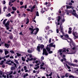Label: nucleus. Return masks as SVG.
<instances>
[{"instance_id":"obj_1","label":"nucleus","mask_w":78,"mask_h":78,"mask_svg":"<svg viewBox=\"0 0 78 78\" xmlns=\"http://www.w3.org/2000/svg\"><path fill=\"white\" fill-rule=\"evenodd\" d=\"M61 61V62H62L63 64H64V66L65 67H66V65H65V64H66V66H67V64H68L69 66H75V64H73V63H69V62L68 61H65V63L63 62V61H64V59H62L60 60Z\"/></svg>"},{"instance_id":"obj_2","label":"nucleus","mask_w":78,"mask_h":78,"mask_svg":"<svg viewBox=\"0 0 78 78\" xmlns=\"http://www.w3.org/2000/svg\"><path fill=\"white\" fill-rule=\"evenodd\" d=\"M3 77V78H9V74L5 73H2L0 75V77L2 78V77Z\"/></svg>"},{"instance_id":"obj_3","label":"nucleus","mask_w":78,"mask_h":78,"mask_svg":"<svg viewBox=\"0 0 78 78\" xmlns=\"http://www.w3.org/2000/svg\"><path fill=\"white\" fill-rule=\"evenodd\" d=\"M44 45L43 44H41L40 46H37V50L38 51H40V48H41V49L42 50V48H44Z\"/></svg>"},{"instance_id":"obj_4","label":"nucleus","mask_w":78,"mask_h":78,"mask_svg":"<svg viewBox=\"0 0 78 78\" xmlns=\"http://www.w3.org/2000/svg\"><path fill=\"white\" fill-rule=\"evenodd\" d=\"M9 21H8L5 25V26L6 28V30H8L9 29Z\"/></svg>"},{"instance_id":"obj_5","label":"nucleus","mask_w":78,"mask_h":78,"mask_svg":"<svg viewBox=\"0 0 78 78\" xmlns=\"http://www.w3.org/2000/svg\"><path fill=\"white\" fill-rule=\"evenodd\" d=\"M43 55H45L46 56H47V55H48V53H47V50L45 49H43Z\"/></svg>"},{"instance_id":"obj_6","label":"nucleus","mask_w":78,"mask_h":78,"mask_svg":"<svg viewBox=\"0 0 78 78\" xmlns=\"http://www.w3.org/2000/svg\"><path fill=\"white\" fill-rule=\"evenodd\" d=\"M68 39V41H69H69H68V42H70V44H72V45H74V43L73 42L72 40V39H71V38H69V37Z\"/></svg>"},{"instance_id":"obj_7","label":"nucleus","mask_w":78,"mask_h":78,"mask_svg":"<svg viewBox=\"0 0 78 78\" xmlns=\"http://www.w3.org/2000/svg\"><path fill=\"white\" fill-rule=\"evenodd\" d=\"M46 49L48 51V53L49 54H51L53 53V51H50V48L48 47H46Z\"/></svg>"},{"instance_id":"obj_8","label":"nucleus","mask_w":78,"mask_h":78,"mask_svg":"<svg viewBox=\"0 0 78 78\" xmlns=\"http://www.w3.org/2000/svg\"><path fill=\"white\" fill-rule=\"evenodd\" d=\"M73 12L72 13V15L74 16H75V17H77L78 18V15H77L76 13H75V10H73Z\"/></svg>"},{"instance_id":"obj_9","label":"nucleus","mask_w":78,"mask_h":78,"mask_svg":"<svg viewBox=\"0 0 78 78\" xmlns=\"http://www.w3.org/2000/svg\"><path fill=\"white\" fill-rule=\"evenodd\" d=\"M76 32H73V34L74 36V37H75V39H77V38L78 37V36H76Z\"/></svg>"},{"instance_id":"obj_10","label":"nucleus","mask_w":78,"mask_h":78,"mask_svg":"<svg viewBox=\"0 0 78 78\" xmlns=\"http://www.w3.org/2000/svg\"><path fill=\"white\" fill-rule=\"evenodd\" d=\"M39 65L40 63H37L35 65V66H37V67L34 68V69H35V70H37V69L39 68V66H39Z\"/></svg>"},{"instance_id":"obj_11","label":"nucleus","mask_w":78,"mask_h":78,"mask_svg":"<svg viewBox=\"0 0 78 78\" xmlns=\"http://www.w3.org/2000/svg\"><path fill=\"white\" fill-rule=\"evenodd\" d=\"M12 62H13L12 61H11V60H9L7 61L6 63L7 64H9V65H12Z\"/></svg>"},{"instance_id":"obj_12","label":"nucleus","mask_w":78,"mask_h":78,"mask_svg":"<svg viewBox=\"0 0 78 78\" xmlns=\"http://www.w3.org/2000/svg\"><path fill=\"white\" fill-rule=\"evenodd\" d=\"M62 49H59L58 51V53H60V56H62Z\"/></svg>"},{"instance_id":"obj_13","label":"nucleus","mask_w":78,"mask_h":78,"mask_svg":"<svg viewBox=\"0 0 78 78\" xmlns=\"http://www.w3.org/2000/svg\"><path fill=\"white\" fill-rule=\"evenodd\" d=\"M27 59L28 60H29V61H32L33 60H34V61H35V60H36V58H29Z\"/></svg>"},{"instance_id":"obj_14","label":"nucleus","mask_w":78,"mask_h":78,"mask_svg":"<svg viewBox=\"0 0 78 78\" xmlns=\"http://www.w3.org/2000/svg\"><path fill=\"white\" fill-rule=\"evenodd\" d=\"M59 27L61 28V32L62 33V34H64V32H63V27H61V25H60Z\"/></svg>"},{"instance_id":"obj_15","label":"nucleus","mask_w":78,"mask_h":78,"mask_svg":"<svg viewBox=\"0 0 78 78\" xmlns=\"http://www.w3.org/2000/svg\"><path fill=\"white\" fill-rule=\"evenodd\" d=\"M49 45L50 47H54V48H55V47L56 46L55 45H53V43H51Z\"/></svg>"},{"instance_id":"obj_16","label":"nucleus","mask_w":78,"mask_h":78,"mask_svg":"<svg viewBox=\"0 0 78 78\" xmlns=\"http://www.w3.org/2000/svg\"><path fill=\"white\" fill-rule=\"evenodd\" d=\"M35 8V5H34L33 7H31L30 9V12H33V10Z\"/></svg>"},{"instance_id":"obj_17","label":"nucleus","mask_w":78,"mask_h":78,"mask_svg":"<svg viewBox=\"0 0 78 78\" xmlns=\"http://www.w3.org/2000/svg\"><path fill=\"white\" fill-rule=\"evenodd\" d=\"M66 7L67 9H70V8H72L73 9V7L72 6H69L68 5H66Z\"/></svg>"},{"instance_id":"obj_18","label":"nucleus","mask_w":78,"mask_h":78,"mask_svg":"<svg viewBox=\"0 0 78 78\" xmlns=\"http://www.w3.org/2000/svg\"><path fill=\"white\" fill-rule=\"evenodd\" d=\"M5 54V55H7V54H8V51H7L6 49H4Z\"/></svg>"},{"instance_id":"obj_19","label":"nucleus","mask_w":78,"mask_h":78,"mask_svg":"<svg viewBox=\"0 0 78 78\" xmlns=\"http://www.w3.org/2000/svg\"><path fill=\"white\" fill-rule=\"evenodd\" d=\"M29 30H31V31H32L31 32V34H33V32L35 30V29H32L31 28H29Z\"/></svg>"},{"instance_id":"obj_20","label":"nucleus","mask_w":78,"mask_h":78,"mask_svg":"<svg viewBox=\"0 0 78 78\" xmlns=\"http://www.w3.org/2000/svg\"><path fill=\"white\" fill-rule=\"evenodd\" d=\"M53 73H51L49 74H46V76L47 77H48V76H52V74Z\"/></svg>"},{"instance_id":"obj_21","label":"nucleus","mask_w":78,"mask_h":78,"mask_svg":"<svg viewBox=\"0 0 78 78\" xmlns=\"http://www.w3.org/2000/svg\"><path fill=\"white\" fill-rule=\"evenodd\" d=\"M13 73V71H10L9 72H8L7 73L9 74H8L9 75H9H11Z\"/></svg>"},{"instance_id":"obj_22","label":"nucleus","mask_w":78,"mask_h":78,"mask_svg":"<svg viewBox=\"0 0 78 78\" xmlns=\"http://www.w3.org/2000/svg\"><path fill=\"white\" fill-rule=\"evenodd\" d=\"M28 76V73H26L23 76V78H26L27 76Z\"/></svg>"},{"instance_id":"obj_23","label":"nucleus","mask_w":78,"mask_h":78,"mask_svg":"<svg viewBox=\"0 0 78 78\" xmlns=\"http://www.w3.org/2000/svg\"><path fill=\"white\" fill-rule=\"evenodd\" d=\"M12 9L13 11H16L17 10V8L15 7H12Z\"/></svg>"},{"instance_id":"obj_24","label":"nucleus","mask_w":78,"mask_h":78,"mask_svg":"<svg viewBox=\"0 0 78 78\" xmlns=\"http://www.w3.org/2000/svg\"><path fill=\"white\" fill-rule=\"evenodd\" d=\"M12 64H13V66L15 67H17V64L15 63L14 62H12Z\"/></svg>"},{"instance_id":"obj_25","label":"nucleus","mask_w":78,"mask_h":78,"mask_svg":"<svg viewBox=\"0 0 78 78\" xmlns=\"http://www.w3.org/2000/svg\"><path fill=\"white\" fill-rule=\"evenodd\" d=\"M15 69H16V67L14 66H12L11 68V70H15Z\"/></svg>"},{"instance_id":"obj_26","label":"nucleus","mask_w":78,"mask_h":78,"mask_svg":"<svg viewBox=\"0 0 78 78\" xmlns=\"http://www.w3.org/2000/svg\"><path fill=\"white\" fill-rule=\"evenodd\" d=\"M5 47H7V48H9V44H8L5 43Z\"/></svg>"},{"instance_id":"obj_27","label":"nucleus","mask_w":78,"mask_h":78,"mask_svg":"<svg viewBox=\"0 0 78 78\" xmlns=\"http://www.w3.org/2000/svg\"><path fill=\"white\" fill-rule=\"evenodd\" d=\"M62 52H66V48H63V49H62Z\"/></svg>"},{"instance_id":"obj_28","label":"nucleus","mask_w":78,"mask_h":78,"mask_svg":"<svg viewBox=\"0 0 78 78\" xmlns=\"http://www.w3.org/2000/svg\"><path fill=\"white\" fill-rule=\"evenodd\" d=\"M65 37H66V38H69V35L67 34H66V35H64Z\"/></svg>"},{"instance_id":"obj_29","label":"nucleus","mask_w":78,"mask_h":78,"mask_svg":"<svg viewBox=\"0 0 78 78\" xmlns=\"http://www.w3.org/2000/svg\"><path fill=\"white\" fill-rule=\"evenodd\" d=\"M60 37H61V38H62V39H63V40H67V39H66V38H63V36H64L60 35Z\"/></svg>"},{"instance_id":"obj_30","label":"nucleus","mask_w":78,"mask_h":78,"mask_svg":"<svg viewBox=\"0 0 78 78\" xmlns=\"http://www.w3.org/2000/svg\"><path fill=\"white\" fill-rule=\"evenodd\" d=\"M36 16H39V12L37 11L36 12Z\"/></svg>"},{"instance_id":"obj_31","label":"nucleus","mask_w":78,"mask_h":78,"mask_svg":"<svg viewBox=\"0 0 78 78\" xmlns=\"http://www.w3.org/2000/svg\"><path fill=\"white\" fill-rule=\"evenodd\" d=\"M6 20H7V19H6L4 20V21H3V25H5V23H6Z\"/></svg>"},{"instance_id":"obj_32","label":"nucleus","mask_w":78,"mask_h":78,"mask_svg":"<svg viewBox=\"0 0 78 78\" xmlns=\"http://www.w3.org/2000/svg\"><path fill=\"white\" fill-rule=\"evenodd\" d=\"M15 62L16 64H18L19 62H18V60H15Z\"/></svg>"},{"instance_id":"obj_33","label":"nucleus","mask_w":78,"mask_h":78,"mask_svg":"<svg viewBox=\"0 0 78 78\" xmlns=\"http://www.w3.org/2000/svg\"><path fill=\"white\" fill-rule=\"evenodd\" d=\"M28 53H32V52H33V50H28Z\"/></svg>"},{"instance_id":"obj_34","label":"nucleus","mask_w":78,"mask_h":78,"mask_svg":"<svg viewBox=\"0 0 78 78\" xmlns=\"http://www.w3.org/2000/svg\"><path fill=\"white\" fill-rule=\"evenodd\" d=\"M10 53H12V54H13L14 53V51L12 50H11L10 51Z\"/></svg>"},{"instance_id":"obj_35","label":"nucleus","mask_w":78,"mask_h":78,"mask_svg":"<svg viewBox=\"0 0 78 78\" xmlns=\"http://www.w3.org/2000/svg\"><path fill=\"white\" fill-rule=\"evenodd\" d=\"M16 54L18 56H21V54L19 53H17Z\"/></svg>"},{"instance_id":"obj_36","label":"nucleus","mask_w":78,"mask_h":78,"mask_svg":"<svg viewBox=\"0 0 78 78\" xmlns=\"http://www.w3.org/2000/svg\"><path fill=\"white\" fill-rule=\"evenodd\" d=\"M44 62H43L40 65L41 67H43V66H44Z\"/></svg>"},{"instance_id":"obj_37","label":"nucleus","mask_w":78,"mask_h":78,"mask_svg":"<svg viewBox=\"0 0 78 78\" xmlns=\"http://www.w3.org/2000/svg\"><path fill=\"white\" fill-rule=\"evenodd\" d=\"M61 20V18L60 16H58V22H60V20Z\"/></svg>"},{"instance_id":"obj_38","label":"nucleus","mask_w":78,"mask_h":78,"mask_svg":"<svg viewBox=\"0 0 78 78\" xmlns=\"http://www.w3.org/2000/svg\"><path fill=\"white\" fill-rule=\"evenodd\" d=\"M23 68L24 69V70H26L27 69V67L26 66H24L23 67Z\"/></svg>"},{"instance_id":"obj_39","label":"nucleus","mask_w":78,"mask_h":78,"mask_svg":"<svg viewBox=\"0 0 78 78\" xmlns=\"http://www.w3.org/2000/svg\"><path fill=\"white\" fill-rule=\"evenodd\" d=\"M28 56H29V57H30V58H32L33 56L32 55H31V54H28Z\"/></svg>"},{"instance_id":"obj_40","label":"nucleus","mask_w":78,"mask_h":78,"mask_svg":"<svg viewBox=\"0 0 78 78\" xmlns=\"http://www.w3.org/2000/svg\"><path fill=\"white\" fill-rule=\"evenodd\" d=\"M41 13H43L44 12V11H43V9H41Z\"/></svg>"},{"instance_id":"obj_41","label":"nucleus","mask_w":78,"mask_h":78,"mask_svg":"<svg viewBox=\"0 0 78 78\" xmlns=\"http://www.w3.org/2000/svg\"><path fill=\"white\" fill-rule=\"evenodd\" d=\"M21 58H22V61H25V59L23 57H22Z\"/></svg>"},{"instance_id":"obj_42","label":"nucleus","mask_w":78,"mask_h":78,"mask_svg":"<svg viewBox=\"0 0 78 78\" xmlns=\"http://www.w3.org/2000/svg\"><path fill=\"white\" fill-rule=\"evenodd\" d=\"M35 63L36 64H37V63H39V64H40V61H39L36 60L35 61Z\"/></svg>"},{"instance_id":"obj_43","label":"nucleus","mask_w":78,"mask_h":78,"mask_svg":"<svg viewBox=\"0 0 78 78\" xmlns=\"http://www.w3.org/2000/svg\"><path fill=\"white\" fill-rule=\"evenodd\" d=\"M69 78H75L74 76L72 75H70L69 76Z\"/></svg>"},{"instance_id":"obj_44","label":"nucleus","mask_w":78,"mask_h":78,"mask_svg":"<svg viewBox=\"0 0 78 78\" xmlns=\"http://www.w3.org/2000/svg\"><path fill=\"white\" fill-rule=\"evenodd\" d=\"M44 56H42L41 57V61H42V60H44Z\"/></svg>"},{"instance_id":"obj_45","label":"nucleus","mask_w":78,"mask_h":78,"mask_svg":"<svg viewBox=\"0 0 78 78\" xmlns=\"http://www.w3.org/2000/svg\"><path fill=\"white\" fill-rule=\"evenodd\" d=\"M29 19H27V22L26 23V24H28V23H29Z\"/></svg>"},{"instance_id":"obj_46","label":"nucleus","mask_w":78,"mask_h":78,"mask_svg":"<svg viewBox=\"0 0 78 78\" xmlns=\"http://www.w3.org/2000/svg\"><path fill=\"white\" fill-rule=\"evenodd\" d=\"M66 66L67 67L68 69H71V68H70V67L69 66H68V65H66Z\"/></svg>"},{"instance_id":"obj_47","label":"nucleus","mask_w":78,"mask_h":78,"mask_svg":"<svg viewBox=\"0 0 78 78\" xmlns=\"http://www.w3.org/2000/svg\"><path fill=\"white\" fill-rule=\"evenodd\" d=\"M6 8H7L6 6H5V7H4L3 9L4 10V12H5V9H6Z\"/></svg>"},{"instance_id":"obj_48","label":"nucleus","mask_w":78,"mask_h":78,"mask_svg":"<svg viewBox=\"0 0 78 78\" xmlns=\"http://www.w3.org/2000/svg\"><path fill=\"white\" fill-rule=\"evenodd\" d=\"M36 32L35 34H36V33H37V32H38V31H39V29L38 28H37L36 29Z\"/></svg>"},{"instance_id":"obj_49","label":"nucleus","mask_w":78,"mask_h":78,"mask_svg":"<svg viewBox=\"0 0 78 78\" xmlns=\"http://www.w3.org/2000/svg\"><path fill=\"white\" fill-rule=\"evenodd\" d=\"M65 76L66 77H68V76H69V74L68 73H66V75H65Z\"/></svg>"},{"instance_id":"obj_50","label":"nucleus","mask_w":78,"mask_h":78,"mask_svg":"<svg viewBox=\"0 0 78 78\" xmlns=\"http://www.w3.org/2000/svg\"><path fill=\"white\" fill-rule=\"evenodd\" d=\"M38 39L40 41H41L42 40V37H39L38 38Z\"/></svg>"},{"instance_id":"obj_51","label":"nucleus","mask_w":78,"mask_h":78,"mask_svg":"<svg viewBox=\"0 0 78 78\" xmlns=\"http://www.w3.org/2000/svg\"><path fill=\"white\" fill-rule=\"evenodd\" d=\"M55 23L56 24V26H57V25H59V23H57V24H56L57 23V22H56V21H55Z\"/></svg>"},{"instance_id":"obj_52","label":"nucleus","mask_w":78,"mask_h":78,"mask_svg":"<svg viewBox=\"0 0 78 78\" xmlns=\"http://www.w3.org/2000/svg\"><path fill=\"white\" fill-rule=\"evenodd\" d=\"M10 59H14V56H11L10 57Z\"/></svg>"},{"instance_id":"obj_53","label":"nucleus","mask_w":78,"mask_h":78,"mask_svg":"<svg viewBox=\"0 0 78 78\" xmlns=\"http://www.w3.org/2000/svg\"><path fill=\"white\" fill-rule=\"evenodd\" d=\"M9 55H6L5 56V58H9Z\"/></svg>"},{"instance_id":"obj_54","label":"nucleus","mask_w":78,"mask_h":78,"mask_svg":"<svg viewBox=\"0 0 78 78\" xmlns=\"http://www.w3.org/2000/svg\"><path fill=\"white\" fill-rule=\"evenodd\" d=\"M71 33H72V31H71V30H69L68 33L69 34H71Z\"/></svg>"},{"instance_id":"obj_55","label":"nucleus","mask_w":78,"mask_h":78,"mask_svg":"<svg viewBox=\"0 0 78 78\" xmlns=\"http://www.w3.org/2000/svg\"><path fill=\"white\" fill-rule=\"evenodd\" d=\"M13 75H16V71H14L13 73Z\"/></svg>"},{"instance_id":"obj_56","label":"nucleus","mask_w":78,"mask_h":78,"mask_svg":"<svg viewBox=\"0 0 78 78\" xmlns=\"http://www.w3.org/2000/svg\"><path fill=\"white\" fill-rule=\"evenodd\" d=\"M8 17H10L11 16V14L10 13H9L8 14Z\"/></svg>"},{"instance_id":"obj_57","label":"nucleus","mask_w":78,"mask_h":78,"mask_svg":"<svg viewBox=\"0 0 78 78\" xmlns=\"http://www.w3.org/2000/svg\"><path fill=\"white\" fill-rule=\"evenodd\" d=\"M23 3L22 2H20V5H23Z\"/></svg>"},{"instance_id":"obj_58","label":"nucleus","mask_w":78,"mask_h":78,"mask_svg":"<svg viewBox=\"0 0 78 78\" xmlns=\"http://www.w3.org/2000/svg\"><path fill=\"white\" fill-rule=\"evenodd\" d=\"M56 32L57 33H59V29H57L56 30Z\"/></svg>"},{"instance_id":"obj_59","label":"nucleus","mask_w":78,"mask_h":78,"mask_svg":"<svg viewBox=\"0 0 78 78\" xmlns=\"http://www.w3.org/2000/svg\"><path fill=\"white\" fill-rule=\"evenodd\" d=\"M40 69H45V68H44L42 67H40Z\"/></svg>"},{"instance_id":"obj_60","label":"nucleus","mask_w":78,"mask_h":78,"mask_svg":"<svg viewBox=\"0 0 78 78\" xmlns=\"http://www.w3.org/2000/svg\"><path fill=\"white\" fill-rule=\"evenodd\" d=\"M24 7L25 9H26V8H27V5H25Z\"/></svg>"},{"instance_id":"obj_61","label":"nucleus","mask_w":78,"mask_h":78,"mask_svg":"<svg viewBox=\"0 0 78 78\" xmlns=\"http://www.w3.org/2000/svg\"><path fill=\"white\" fill-rule=\"evenodd\" d=\"M3 5H5V3H6V2L5 1H3Z\"/></svg>"},{"instance_id":"obj_62","label":"nucleus","mask_w":78,"mask_h":78,"mask_svg":"<svg viewBox=\"0 0 78 78\" xmlns=\"http://www.w3.org/2000/svg\"><path fill=\"white\" fill-rule=\"evenodd\" d=\"M51 38H50V39H49V43H50V42H51Z\"/></svg>"},{"instance_id":"obj_63","label":"nucleus","mask_w":78,"mask_h":78,"mask_svg":"<svg viewBox=\"0 0 78 78\" xmlns=\"http://www.w3.org/2000/svg\"><path fill=\"white\" fill-rule=\"evenodd\" d=\"M0 53H3V50L0 49Z\"/></svg>"},{"instance_id":"obj_64","label":"nucleus","mask_w":78,"mask_h":78,"mask_svg":"<svg viewBox=\"0 0 78 78\" xmlns=\"http://www.w3.org/2000/svg\"><path fill=\"white\" fill-rule=\"evenodd\" d=\"M14 12V11H12V12H11V14H14V12Z\"/></svg>"}]
</instances>
